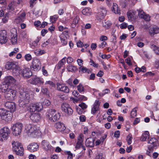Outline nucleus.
<instances>
[{
  "instance_id": "obj_27",
  "label": "nucleus",
  "mask_w": 159,
  "mask_h": 159,
  "mask_svg": "<svg viewBox=\"0 0 159 159\" xmlns=\"http://www.w3.org/2000/svg\"><path fill=\"white\" fill-rule=\"evenodd\" d=\"M136 13L133 10L128 11L127 13V15L129 20H134L135 18V15Z\"/></svg>"
},
{
  "instance_id": "obj_6",
  "label": "nucleus",
  "mask_w": 159,
  "mask_h": 159,
  "mask_svg": "<svg viewBox=\"0 0 159 159\" xmlns=\"http://www.w3.org/2000/svg\"><path fill=\"white\" fill-rule=\"evenodd\" d=\"M26 129L28 134L32 136L37 135L39 131L35 126L30 124L27 125Z\"/></svg>"
},
{
  "instance_id": "obj_61",
  "label": "nucleus",
  "mask_w": 159,
  "mask_h": 159,
  "mask_svg": "<svg viewBox=\"0 0 159 159\" xmlns=\"http://www.w3.org/2000/svg\"><path fill=\"white\" fill-rule=\"evenodd\" d=\"M50 43L49 39L44 42L42 44V46L43 47H46L48 44Z\"/></svg>"
},
{
  "instance_id": "obj_4",
  "label": "nucleus",
  "mask_w": 159,
  "mask_h": 159,
  "mask_svg": "<svg viewBox=\"0 0 159 159\" xmlns=\"http://www.w3.org/2000/svg\"><path fill=\"white\" fill-rule=\"evenodd\" d=\"M12 118V114L7 110L2 109H0V120L9 121Z\"/></svg>"
},
{
  "instance_id": "obj_22",
  "label": "nucleus",
  "mask_w": 159,
  "mask_h": 159,
  "mask_svg": "<svg viewBox=\"0 0 159 159\" xmlns=\"http://www.w3.org/2000/svg\"><path fill=\"white\" fill-rule=\"evenodd\" d=\"M4 82L9 85L14 84L16 82V80L12 76H8L5 77Z\"/></svg>"
},
{
  "instance_id": "obj_49",
  "label": "nucleus",
  "mask_w": 159,
  "mask_h": 159,
  "mask_svg": "<svg viewBox=\"0 0 159 159\" xmlns=\"http://www.w3.org/2000/svg\"><path fill=\"white\" fill-rule=\"evenodd\" d=\"M132 59V57H129L125 60V62L129 65L131 66L132 64L131 62V59Z\"/></svg>"
},
{
  "instance_id": "obj_3",
  "label": "nucleus",
  "mask_w": 159,
  "mask_h": 159,
  "mask_svg": "<svg viewBox=\"0 0 159 159\" xmlns=\"http://www.w3.org/2000/svg\"><path fill=\"white\" fill-rule=\"evenodd\" d=\"M12 145V150L16 154L19 156L23 155L24 149L22 145L19 142L12 141L11 142Z\"/></svg>"
},
{
  "instance_id": "obj_50",
  "label": "nucleus",
  "mask_w": 159,
  "mask_h": 159,
  "mask_svg": "<svg viewBox=\"0 0 159 159\" xmlns=\"http://www.w3.org/2000/svg\"><path fill=\"white\" fill-rule=\"evenodd\" d=\"M66 154L68 155L67 159H72L73 154L70 151H67L66 152Z\"/></svg>"
},
{
  "instance_id": "obj_8",
  "label": "nucleus",
  "mask_w": 159,
  "mask_h": 159,
  "mask_svg": "<svg viewBox=\"0 0 159 159\" xmlns=\"http://www.w3.org/2000/svg\"><path fill=\"white\" fill-rule=\"evenodd\" d=\"M30 112H34L37 111H40L43 108V106L41 103H36L31 104L30 106Z\"/></svg>"
},
{
  "instance_id": "obj_10",
  "label": "nucleus",
  "mask_w": 159,
  "mask_h": 159,
  "mask_svg": "<svg viewBox=\"0 0 159 159\" xmlns=\"http://www.w3.org/2000/svg\"><path fill=\"white\" fill-rule=\"evenodd\" d=\"M31 84H33L39 85L40 86L43 84L44 81L43 78L39 77H34L30 80Z\"/></svg>"
},
{
  "instance_id": "obj_13",
  "label": "nucleus",
  "mask_w": 159,
  "mask_h": 159,
  "mask_svg": "<svg viewBox=\"0 0 159 159\" xmlns=\"http://www.w3.org/2000/svg\"><path fill=\"white\" fill-rule=\"evenodd\" d=\"M57 89L59 91L66 93H68L69 92V89L68 87L64 84L57 83Z\"/></svg>"
},
{
  "instance_id": "obj_57",
  "label": "nucleus",
  "mask_w": 159,
  "mask_h": 159,
  "mask_svg": "<svg viewBox=\"0 0 159 159\" xmlns=\"http://www.w3.org/2000/svg\"><path fill=\"white\" fill-rule=\"evenodd\" d=\"M43 104L46 106H48L50 104V102L49 100L45 99L43 102Z\"/></svg>"
},
{
  "instance_id": "obj_30",
  "label": "nucleus",
  "mask_w": 159,
  "mask_h": 159,
  "mask_svg": "<svg viewBox=\"0 0 159 159\" xmlns=\"http://www.w3.org/2000/svg\"><path fill=\"white\" fill-rule=\"evenodd\" d=\"M54 126L59 131H62L66 129L64 125L60 122L56 123Z\"/></svg>"
},
{
  "instance_id": "obj_25",
  "label": "nucleus",
  "mask_w": 159,
  "mask_h": 159,
  "mask_svg": "<svg viewBox=\"0 0 159 159\" xmlns=\"http://www.w3.org/2000/svg\"><path fill=\"white\" fill-rule=\"evenodd\" d=\"M148 29L149 33L151 36L159 33V28L156 26H151Z\"/></svg>"
},
{
  "instance_id": "obj_17",
  "label": "nucleus",
  "mask_w": 159,
  "mask_h": 159,
  "mask_svg": "<svg viewBox=\"0 0 159 159\" xmlns=\"http://www.w3.org/2000/svg\"><path fill=\"white\" fill-rule=\"evenodd\" d=\"M42 145L43 148L46 151H51L52 150V147L49 143L46 140H43L42 142Z\"/></svg>"
},
{
  "instance_id": "obj_52",
  "label": "nucleus",
  "mask_w": 159,
  "mask_h": 159,
  "mask_svg": "<svg viewBox=\"0 0 159 159\" xmlns=\"http://www.w3.org/2000/svg\"><path fill=\"white\" fill-rule=\"evenodd\" d=\"M45 85L48 84L52 87H54L55 85L54 83L52 81H46L45 83Z\"/></svg>"
},
{
  "instance_id": "obj_44",
  "label": "nucleus",
  "mask_w": 159,
  "mask_h": 159,
  "mask_svg": "<svg viewBox=\"0 0 159 159\" xmlns=\"http://www.w3.org/2000/svg\"><path fill=\"white\" fill-rule=\"evenodd\" d=\"M137 110L136 108H134L131 111L130 116L131 117L134 118L137 116Z\"/></svg>"
},
{
  "instance_id": "obj_53",
  "label": "nucleus",
  "mask_w": 159,
  "mask_h": 159,
  "mask_svg": "<svg viewBox=\"0 0 159 159\" xmlns=\"http://www.w3.org/2000/svg\"><path fill=\"white\" fill-rule=\"evenodd\" d=\"M25 58L26 61H29L31 59L32 57L31 55L27 54L25 56Z\"/></svg>"
},
{
  "instance_id": "obj_31",
  "label": "nucleus",
  "mask_w": 159,
  "mask_h": 159,
  "mask_svg": "<svg viewBox=\"0 0 159 159\" xmlns=\"http://www.w3.org/2000/svg\"><path fill=\"white\" fill-rule=\"evenodd\" d=\"M94 138H87L85 142L86 146L89 147H93L94 145Z\"/></svg>"
},
{
  "instance_id": "obj_62",
  "label": "nucleus",
  "mask_w": 159,
  "mask_h": 159,
  "mask_svg": "<svg viewBox=\"0 0 159 159\" xmlns=\"http://www.w3.org/2000/svg\"><path fill=\"white\" fill-rule=\"evenodd\" d=\"M107 44V43L106 42L103 41L101 43L98 45V47L100 48H103Z\"/></svg>"
},
{
  "instance_id": "obj_15",
  "label": "nucleus",
  "mask_w": 159,
  "mask_h": 159,
  "mask_svg": "<svg viewBox=\"0 0 159 159\" xmlns=\"http://www.w3.org/2000/svg\"><path fill=\"white\" fill-rule=\"evenodd\" d=\"M20 74H21V75L24 77L26 78L30 77L32 75L30 69L28 68H25L22 70H20Z\"/></svg>"
},
{
  "instance_id": "obj_16",
  "label": "nucleus",
  "mask_w": 159,
  "mask_h": 159,
  "mask_svg": "<svg viewBox=\"0 0 159 159\" xmlns=\"http://www.w3.org/2000/svg\"><path fill=\"white\" fill-rule=\"evenodd\" d=\"M25 14L23 12L19 14L15 20L14 22L17 24H19L24 21L25 19Z\"/></svg>"
},
{
  "instance_id": "obj_39",
  "label": "nucleus",
  "mask_w": 159,
  "mask_h": 159,
  "mask_svg": "<svg viewBox=\"0 0 159 159\" xmlns=\"http://www.w3.org/2000/svg\"><path fill=\"white\" fill-rule=\"evenodd\" d=\"M48 39L50 43L53 45H55L57 44V37L54 36V37H52Z\"/></svg>"
},
{
  "instance_id": "obj_11",
  "label": "nucleus",
  "mask_w": 159,
  "mask_h": 159,
  "mask_svg": "<svg viewBox=\"0 0 159 159\" xmlns=\"http://www.w3.org/2000/svg\"><path fill=\"white\" fill-rule=\"evenodd\" d=\"M16 90L11 89L5 93V98L8 100H12L16 96Z\"/></svg>"
},
{
  "instance_id": "obj_63",
  "label": "nucleus",
  "mask_w": 159,
  "mask_h": 159,
  "mask_svg": "<svg viewBox=\"0 0 159 159\" xmlns=\"http://www.w3.org/2000/svg\"><path fill=\"white\" fill-rule=\"evenodd\" d=\"M127 26V24L125 22H123L121 24V25L120 26V28L121 29H125L126 28Z\"/></svg>"
},
{
  "instance_id": "obj_28",
  "label": "nucleus",
  "mask_w": 159,
  "mask_h": 159,
  "mask_svg": "<svg viewBox=\"0 0 159 159\" xmlns=\"http://www.w3.org/2000/svg\"><path fill=\"white\" fill-rule=\"evenodd\" d=\"M11 86L9 85L4 82L1 86L0 89L2 92L5 93L12 89H11Z\"/></svg>"
},
{
  "instance_id": "obj_42",
  "label": "nucleus",
  "mask_w": 159,
  "mask_h": 159,
  "mask_svg": "<svg viewBox=\"0 0 159 159\" xmlns=\"http://www.w3.org/2000/svg\"><path fill=\"white\" fill-rule=\"evenodd\" d=\"M67 69L69 71H74L77 70L76 67L71 65H69L67 67Z\"/></svg>"
},
{
  "instance_id": "obj_55",
  "label": "nucleus",
  "mask_w": 159,
  "mask_h": 159,
  "mask_svg": "<svg viewBox=\"0 0 159 159\" xmlns=\"http://www.w3.org/2000/svg\"><path fill=\"white\" fill-rule=\"evenodd\" d=\"M105 25L104 24V23H103V25L104 27H108L111 26V23L110 22V21H105L104 22Z\"/></svg>"
},
{
  "instance_id": "obj_60",
  "label": "nucleus",
  "mask_w": 159,
  "mask_h": 159,
  "mask_svg": "<svg viewBox=\"0 0 159 159\" xmlns=\"http://www.w3.org/2000/svg\"><path fill=\"white\" fill-rule=\"evenodd\" d=\"M42 71L43 72V75L45 76H47L48 75V72L45 69L44 66H43L42 68Z\"/></svg>"
},
{
  "instance_id": "obj_20",
  "label": "nucleus",
  "mask_w": 159,
  "mask_h": 159,
  "mask_svg": "<svg viewBox=\"0 0 159 159\" xmlns=\"http://www.w3.org/2000/svg\"><path fill=\"white\" fill-rule=\"evenodd\" d=\"M32 67L35 71H37L40 69L41 65L40 61L38 59L34 60L33 62Z\"/></svg>"
},
{
  "instance_id": "obj_37",
  "label": "nucleus",
  "mask_w": 159,
  "mask_h": 159,
  "mask_svg": "<svg viewBox=\"0 0 159 159\" xmlns=\"http://www.w3.org/2000/svg\"><path fill=\"white\" fill-rule=\"evenodd\" d=\"M60 37L61 41V43L62 45L64 46L66 45L67 43V39L66 36L62 35L60 36Z\"/></svg>"
},
{
  "instance_id": "obj_9",
  "label": "nucleus",
  "mask_w": 159,
  "mask_h": 159,
  "mask_svg": "<svg viewBox=\"0 0 159 159\" xmlns=\"http://www.w3.org/2000/svg\"><path fill=\"white\" fill-rule=\"evenodd\" d=\"M61 107L62 111L67 115H71L72 114L73 111L68 104L63 103L61 105Z\"/></svg>"
},
{
  "instance_id": "obj_38",
  "label": "nucleus",
  "mask_w": 159,
  "mask_h": 159,
  "mask_svg": "<svg viewBox=\"0 0 159 159\" xmlns=\"http://www.w3.org/2000/svg\"><path fill=\"white\" fill-rule=\"evenodd\" d=\"M40 39L38 38L36 40L33 42L31 44L30 47L33 49H34L38 47V43Z\"/></svg>"
},
{
  "instance_id": "obj_18",
  "label": "nucleus",
  "mask_w": 159,
  "mask_h": 159,
  "mask_svg": "<svg viewBox=\"0 0 159 159\" xmlns=\"http://www.w3.org/2000/svg\"><path fill=\"white\" fill-rule=\"evenodd\" d=\"M28 150L30 152H34L37 151L39 149L38 145L36 143H32L27 146Z\"/></svg>"
},
{
  "instance_id": "obj_33",
  "label": "nucleus",
  "mask_w": 159,
  "mask_h": 159,
  "mask_svg": "<svg viewBox=\"0 0 159 159\" xmlns=\"http://www.w3.org/2000/svg\"><path fill=\"white\" fill-rule=\"evenodd\" d=\"M149 134L148 131H145L142 134L141 137V140L142 141H145L147 139H149Z\"/></svg>"
},
{
  "instance_id": "obj_24",
  "label": "nucleus",
  "mask_w": 159,
  "mask_h": 159,
  "mask_svg": "<svg viewBox=\"0 0 159 159\" xmlns=\"http://www.w3.org/2000/svg\"><path fill=\"white\" fill-rule=\"evenodd\" d=\"M98 10V15L101 18H104L107 14V10L105 8L100 7Z\"/></svg>"
},
{
  "instance_id": "obj_56",
  "label": "nucleus",
  "mask_w": 159,
  "mask_h": 159,
  "mask_svg": "<svg viewBox=\"0 0 159 159\" xmlns=\"http://www.w3.org/2000/svg\"><path fill=\"white\" fill-rule=\"evenodd\" d=\"M87 98L86 97L83 95H79L78 97V99L79 100H86Z\"/></svg>"
},
{
  "instance_id": "obj_1",
  "label": "nucleus",
  "mask_w": 159,
  "mask_h": 159,
  "mask_svg": "<svg viewBox=\"0 0 159 159\" xmlns=\"http://www.w3.org/2000/svg\"><path fill=\"white\" fill-rule=\"evenodd\" d=\"M30 100V95L27 91L20 92L19 100V105L20 107H25L29 102Z\"/></svg>"
},
{
  "instance_id": "obj_40",
  "label": "nucleus",
  "mask_w": 159,
  "mask_h": 159,
  "mask_svg": "<svg viewBox=\"0 0 159 159\" xmlns=\"http://www.w3.org/2000/svg\"><path fill=\"white\" fill-rule=\"evenodd\" d=\"M34 53L37 56H40L45 53L44 50H41L40 49H37L34 51Z\"/></svg>"
},
{
  "instance_id": "obj_5",
  "label": "nucleus",
  "mask_w": 159,
  "mask_h": 159,
  "mask_svg": "<svg viewBox=\"0 0 159 159\" xmlns=\"http://www.w3.org/2000/svg\"><path fill=\"white\" fill-rule=\"evenodd\" d=\"M10 134L9 129L7 127H5L0 130V141H3L7 140Z\"/></svg>"
},
{
  "instance_id": "obj_34",
  "label": "nucleus",
  "mask_w": 159,
  "mask_h": 159,
  "mask_svg": "<svg viewBox=\"0 0 159 159\" xmlns=\"http://www.w3.org/2000/svg\"><path fill=\"white\" fill-rule=\"evenodd\" d=\"M79 71L81 72V73H87L88 74H89L91 72L89 69L85 67L84 66H80L79 67Z\"/></svg>"
},
{
  "instance_id": "obj_19",
  "label": "nucleus",
  "mask_w": 159,
  "mask_h": 159,
  "mask_svg": "<svg viewBox=\"0 0 159 159\" xmlns=\"http://www.w3.org/2000/svg\"><path fill=\"white\" fill-rule=\"evenodd\" d=\"M148 143L150 144L148 146V148L150 151L153 150V148L157 145V141L155 138H151L148 142Z\"/></svg>"
},
{
  "instance_id": "obj_23",
  "label": "nucleus",
  "mask_w": 159,
  "mask_h": 159,
  "mask_svg": "<svg viewBox=\"0 0 159 159\" xmlns=\"http://www.w3.org/2000/svg\"><path fill=\"white\" fill-rule=\"evenodd\" d=\"M100 104V102L99 101L96 100L95 101L93 107L91 109V113L94 115L99 110V107Z\"/></svg>"
},
{
  "instance_id": "obj_26",
  "label": "nucleus",
  "mask_w": 159,
  "mask_h": 159,
  "mask_svg": "<svg viewBox=\"0 0 159 159\" xmlns=\"http://www.w3.org/2000/svg\"><path fill=\"white\" fill-rule=\"evenodd\" d=\"M30 118L32 121L36 123L39 122L41 119L40 115L39 113H32Z\"/></svg>"
},
{
  "instance_id": "obj_51",
  "label": "nucleus",
  "mask_w": 159,
  "mask_h": 159,
  "mask_svg": "<svg viewBox=\"0 0 159 159\" xmlns=\"http://www.w3.org/2000/svg\"><path fill=\"white\" fill-rule=\"evenodd\" d=\"M84 140V136L81 134H80L78 137V142L83 143Z\"/></svg>"
},
{
  "instance_id": "obj_45",
  "label": "nucleus",
  "mask_w": 159,
  "mask_h": 159,
  "mask_svg": "<svg viewBox=\"0 0 159 159\" xmlns=\"http://www.w3.org/2000/svg\"><path fill=\"white\" fill-rule=\"evenodd\" d=\"M58 18V16L57 15H55L52 16H50V21L52 23H54L57 20Z\"/></svg>"
},
{
  "instance_id": "obj_29",
  "label": "nucleus",
  "mask_w": 159,
  "mask_h": 159,
  "mask_svg": "<svg viewBox=\"0 0 159 159\" xmlns=\"http://www.w3.org/2000/svg\"><path fill=\"white\" fill-rule=\"evenodd\" d=\"M112 11L116 14L120 15L121 14L120 8L118 7L117 4L116 3H113L111 7Z\"/></svg>"
},
{
  "instance_id": "obj_41",
  "label": "nucleus",
  "mask_w": 159,
  "mask_h": 159,
  "mask_svg": "<svg viewBox=\"0 0 159 159\" xmlns=\"http://www.w3.org/2000/svg\"><path fill=\"white\" fill-rule=\"evenodd\" d=\"M83 14L85 15H89L91 14V12L90 9L88 8L84 9L82 11Z\"/></svg>"
},
{
  "instance_id": "obj_47",
  "label": "nucleus",
  "mask_w": 159,
  "mask_h": 159,
  "mask_svg": "<svg viewBox=\"0 0 159 159\" xmlns=\"http://www.w3.org/2000/svg\"><path fill=\"white\" fill-rule=\"evenodd\" d=\"M132 135L131 134H129L127 137V141L128 144L130 145L132 143Z\"/></svg>"
},
{
  "instance_id": "obj_32",
  "label": "nucleus",
  "mask_w": 159,
  "mask_h": 159,
  "mask_svg": "<svg viewBox=\"0 0 159 159\" xmlns=\"http://www.w3.org/2000/svg\"><path fill=\"white\" fill-rule=\"evenodd\" d=\"M16 66V64L14 62H8L5 65V67L8 70H10L15 68Z\"/></svg>"
},
{
  "instance_id": "obj_21",
  "label": "nucleus",
  "mask_w": 159,
  "mask_h": 159,
  "mask_svg": "<svg viewBox=\"0 0 159 159\" xmlns=\"http://www.w3.org/2000/svg\"><path fill=\"white\" fill-rule=\"evenodd\" d=\"M5 107L9 109L11 112H14L16 109L15 103L12 102H7L5 104Z\"/></svg>"
},
{
  "instance_id": "obj_58",
  "label": "nucleus",
  "mask_w": 159,
  "mask_h": 159,
  "mask_svg": "<svg viewBox=\"0 0 159 159\" xmlns=\"http://www.w3.org/2000/svg\"><path fill=\"white\" fill-rule=\"evenodd\" d=\"M41 92L44 94H47L48 93V89L46 88L42 87Z\"/></svg>"
},
{
  "instance_id": "obj_14",
  "label": "nucleus",
  "mask_w": 159,
  "mask_h": 159,
  "mask_svg": "<svg viewBox=\"0 0 159 159\" xmlns=\"http://www.w3.org/2000/svg\"><path fill=\"white\" fill-rule=\"evenodd\" d=\"M138 11V15L141 18L143 19L146 21H149L150 20V17L148 14H146L141 9L137 10Z\"/></svg>"
},
{
  "instance_id": "obj_59",
  "label": "nucleus",
  "mask_w": 159,
  "mask_h": 159,
  "mask_svg": "<svg viewBox=\"0 0 159 159\" xmlns=\"http://www.w3.org/2000/svg\"><path fill=\"white\" fill-rule=\"evenodd\" d=\"M37 1V0H30V7H32L36 4Z\"/></svg>"
},
{
  "instance_id": "obj_2",
  "label": "nucleus",
  "mask_w": 159,
  "mask_h": 159,
  "mask_svg": "<svg viewBox=\"0 0 159 159\" xmlns=\"http://www.w3.org/2000/svg\"><path fill=\"white\" fill-rule=\"evenodd\" d=\"M47 118L51 122H55L59 119L60 113L54 109H50L46 113Z\"/></svg>"
},
{
  "instance_id": "obj_64",
  "label": "nucleus",
  "mask_w": 159,
  "mask_h": 159,
  "mask_svg": "<svg viewBox=\"0 0 159 159\" xmlns=\"http://www.w3.org/2000/svg\"><path fill=\"white\" fill-rule=\"evenodd\" d=\"M77 62L78 65L80 66H82V65L83 64V61L81 59H77Z\"/></svg>"
},
{
  "instance_id": "obj_46",
  "label": "nucleus",
  "mask_w": 159,
  "mask_h": 159,
  "mask_svg": "<svg viewBox=\"0 0 159 159\" xmlns=\"http://www.w3.org/2000/svg\"><path fill=\"white\" fill-rule=\"evenodd\" d=\"M9 19V16L7 14H6L2 19V22L4 23L7 22Z\"/></svg>"
},
{
  "instance_id": "obj_43",
  "label": "nucleus",
  "mask_w": 159,
  "mask_h": 159,
  "mask_svg": "<svg viewBox=\"0 0 159 159\" xmlns=\"http://www.w3.org/2000/svg\"><path fill=\"white\" fill-rule=\"evenodd\" d=\"M11 41L13 44H15L17 43V37L16 34H14L12 37Z\"/></svg>"
},
{
  "instance_id": "obj_36",
  "label": "nucleus",
  "mask_w": 159,
  "mask_h": 159,
  "mask_svg": "<svg viewBox=\"0 0 159 159\" xmlns=\"http://www.w3.org/2000/svg\"><path fill=\"white\" fill-rule=\"evenodd\" d=\"M150 48L156 55H159V47L158 46L154 44H152Z\"/></svg>"
},
{
  "instance_id": "obj_54",
  "label": "nucleus",
  "mask_w": 159,
  "mask_h": 159,
  "mask_svg": "<svg viewBox=\"0 0 159 159\" xmlns=\"http://www.w3.org/2000/svg\"><path fill=\"white\" fill-rule=\"evenodd\" d=\"M79 106L82 109H86L87 107V106L85 103L83 102L79 104Z\"/></svg>"
},
{
  "instance_id": "obj_7",
  "label": "nucleus",
  "mask_w": 159,
  "mask_h": 159,
  "mask_svg": "<svg viewBox=\"0 0 159 159\" xmlns=\"http://www.w3.org/2000/svg\"><path fill=\"white\" fill-rule=\"evenodd\" d=\"M23 127L21 123H17L13 125L12 127L13 134L15 136H18L20 134Z\"/></svg>"
},
{
  "instance_id": "obj_48",
  "label": "nucleus",
  "mask_w": 159,
  "mask_h": 159,
  "mask_svg": "<svg viewBox=\"0 0 159 159\" xmlns=\"http://www.w3.org/2000/svg\"><path fill=\"white\" fill-rule=\"evenodd\" d=\"M77 90L80 92H82L84 91V88L82 84H80L77 86Z\"/></svg>"
},
{
  "instance_id": "obj_35",
  "label": "nucleus",
  "mask_w": 159,
  "mask_h": 159,
  "mask_svg": "<svg viewBox=\"0 0 159 159\" xmlns=\"http://www.w3.org/2000/svg\"><path fill=\"white\" fill-rule=\"evenodd\" d=\"M79 19H80L79 16H76L73 19L71 24V27L72 28H75L76 27L78 23Z\"/></svg>"
},
{
  "instance_id": "obj_12",
  "label": "nucleus",
  "mask_w": 159,
  "mask_h": 159,
  "mask_svg": "<svg viewBox=\"0 0 159 159\" xmlns=\"http://www.w3.org/2000/svg\"><path fill=\"white\" fill-rule=\"evenodd\" d=\"M7 32L6 30L0 31V43L3 44L6 43L7 40Z\"/></svg>"
}]
</instances>
